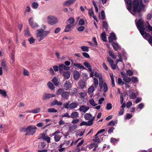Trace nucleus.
Returning a JSON list of instances; mask_svg holds the SVG:
<instances>
[{"label":"nucleus","instance_id":"c9c22d12","mask_svg":"<svg viewBox=\"0 0 152 152\" xmlns=\"http://www.w3.org/2000/svg\"><path fill=\"white\" fill-rule=\"evenodd\" d=\"M94 76L97 77H99V81L101 80L100 78L101 77L102 78V81L103 80L102 79V77L101 73L95 72L94 73Z\"/></svg>","mask_w":152,"mask_h":152},{"label":"nucleus","instance_id":"dca6fc26","mask_svg":"<svg viewBox=\"0 0 152 152\" xmlns=\"http://www.w3.org/2000/svg\"><path fill=\"white\" fill-rule=\"evenodd\" d=\"M63 86L64 89L67 90L71 87V84L69 81H66Z\"/></svg>","mask_w":152,"mask_h":152},{"label":"nucleus","instance_id":"f704fd0d","mask_svg":"<svg viewBox=\"0 0 152 152\" xmlns=\"http://www.w3.org/2000/svg\"><path fill=\"white\" fill-rule=\"evenodd\" d=\"M25 35L27 37H30L31 35L29 32V30L28 28H27L24 31Z\"/></svg>","mask_w":152,"mask_h":152},{"label":"nucleus","instance_id":"2f4dec72","mask_svg":"<svg viewBox=\"0 0 152 152\" xmlns=\"http://www.w3.org/2000/svg\"><path fill=\"white\" fill-rule=\"evenodd\" d=\"M94 90V88L93 86H91L88 89V93L89 94H92Z\"/></svg>","mask_w":152,"mask_h":152},{"label":"nucleus","instance_id":"6ab92c4d","mask_svg":"<svg viewBox=\"0 0 152 152\" xmlns=\"http://www.w3.org/2000/svg\"><path fill=\"white\" fill-rule=\"evenodd\" d=\"M94 117L89 113H86L84 115V117L85 119L87 120H91Z\"/></svg>","mask_w":152,"mask_h":152},{"label":"nucleus","instance_id":"de8ad7c7","mask_svg":"<svg viewBox=\"0 0 152 152\" xmlns=\"http://www.w3.org/2000/svg\"><path fill=\"white\" fill-rule=\"evenodd\" d=\"M118 57H119V59H117L116 60L117 64L118 63V62L119 61H120L121 62H123L122 59L121 58L122 56L120 53H118Z\"/></svg>","mask_w":152,"mask_h":152},{"label":"nucleus","instance_id":"0e129e2a","mask_svg":"<svg viewBox=\"0 0 152 152\" xmlns=\"http://www.w3.org/2000/svg\"><path fill=\"white\" fill-rule=\"evenodd\" d=\"M118 84L123 85L124 84V82L122 81L121 78H118Z\"/></svg>","mask_w":152,"mask_h":152},{"label":"nucleus","instance_id":"393cba45","mask_svg":"<svg viewBox=\"0 0 152 152\" xmlns=\"http://www.w3.org/2000/svg\"><path fill=\"white\" fill-rule=\"evenodd\" d=\"M41 109L40 108H38L32 110H29L27 112L29 113H39Z\"/></svg>","mask_w":152,"mask_h":152},{"label":"nucleus","instance_id":"473e14b6","mask_svg":"<svg viewBox=\"0 0 152 152\" xmlns=\"http://www.w3.org/2000/svg\"><path fill=\"white\" fill-rule=\"evenodd\" d=\"M52 81L56 86H58L59 84V82L58 81V80L56 77H54L53 78L52 80Z\"/></svg>","mask_w":152,"mask_h":152},{"label":"nucleus","instance_id":"ddd939ff","mask_svg":"<svg viewBox=\"0 0 152 152\" xmlns=\"http://www.w3.org/2000/svg\"><path fill=\"white\" fill-rule=\"evenodd\" d=\"M129 96L132 99H134L137 96V95L134 92V90H130L129 91Z\"/></svg>","mask_w":152,"mask_h":152},{"label":"nucleus","instance_id":"1a4fd4ad","mask_svg":"<svg viewBox=\"0 0 152 152\" xmlns=\"http://www.w3.org/2000/svg\"><path fill=\"white\" fill-rule=\"evenodd\" d=\"M55 94H45L43 95L42 97V99L43 100H47L50 98L55 97Z\"/></svg>","mask_w":152,"mask_h":152},{"label":"nucleus","instance_id":"4be33fe9","mask_svg":"<svg viewBox=\"0 0 152 152\" xmlns=\"http://www.w3.org/2000/svg\"><path fill=\"white\" fill-rule=\"evenodd\" d=\"M61 96L63 99H66L69 97V92L67 91L64 92Z\"/></svg>","mask_w":152,"mask_h":152},{"label":"nucleus","instance_id":"0eeeda50","mask_svg":"<svg viewBox=\"0 0 152 152\" xmlns=\"http://www.w3.org/2000/svg\"><path fill=\"white\" fill-rule=\"evenodd\" d=\"M58 69L60 73H61L63 72L64 70H68L69 69V67L66 66L64 64H60L59 65Z\"/></svg>","mask_w":152,"mask_h":152},{"label":"nucleus","instance_id":"69168bd1","mask_svg":"<svg viewBox=\"0 0 152 152\" xmlns=\"http://www.w3.org/2000/svg\"><path fill=\"white\" fill-rule=\"evenodd\" d=\"M88 13L91 17L94 15V13L92 9H89L88 10Z\"/></svg>","mask_w":152,"mask_h":152},{"label":"nucleus","instance_id":"7c9ffc66","mask_svg":"<svg viewBox=\"0 0 152 152\" xmlns=\"http://www.w3.org/2000/svg\"><path fill=\"white\" fill-rule=\"evenodd\" d=\"M101 37L102 39L104 42H106L107 41V39L105 36V33L104 31L101 34Z\"/></svg>","mask_w":152,"mask_h":152},{"label":"nucleus","instance_id":"6e6552de","mask_svg":"<svg viewBox=\"0 0 152 152\" xmlns=\"http://www.w3.org/2000/svg\"><path fill=\"white\" fill-rule=\"evenodd\" d=\"M122 77L125 83H129L131 81V78L125 75L123 72H121Z\"/></svg>","mask_w":152,"mask_h":152},{"label":"nucleus","instance_id":"9b49d317","mask_svg":"<svg viewBox=\"0 0 152 152\" xmlns=\"http://www.w3.org/2000/svg\"><path fill=\"white\" fill-rule=\"evenodd\" d=\"M75 25H72L70 24H67L64 30L65 32H68L71 31L75 27Z\"/></svg>","mask_w":152,"mask_h":152},{"label":"nucleus","instance_id":"603ef678","mask_svg":"<svg viewBox=\"0 0 152 152\" xmlns=\"http://www.w3.org/2000/svg\"><path fill=\"white\" fill-rule=\"evenodd\" d=\"M54 138L55 141L58 142L60 140L61 137L59 135H55Z\"/></svg>","mask_w":152,"mask_h":152},{"label":"nucleus","instance_id":"49530a36","mask_svg":"<svg viewBox=\"0 0 152 152\" xmlns=\"http://www.w3.org/2000/svg\"><path fill=\"white\" fill-rule=\"evenodd\" d=\"M48 112L49 113H56L57 112V110L54 108H50L48 110Z\"/></svg>","mask_w":152,"mask_h":152},{"label":"nucleus","instance_id":"4d7b16f0","mask_svg":"<svg viewBox=\"0 0 152 152\" xmlns=\"http://www.w3.org/2000/svg\"><path fill=\"white\" fill-rule=\"evenodd\" d=\"M112 105L111 103H108L107 104L106 109L107 110H110L112 108Z\"/></svg>","mask_w":152,"mask_h":152},{"label":"nucleus","instance_id":"37998d69","mask_svg":"<svg viewBox=\"0 0 152 152\" xmlns=\"http://www.w3.org/2000/svg\"><path fill=\"white\" fill-rule=\"evenodd\" d=\"M93 79H94V86L96 87L98 84V80L97 78H96L95 77H94Z\"/></svg>","mask_w":152,"mask_h":152},{"label":"nucleus","instance_id":"bb28decb","mask_svg":"<svg viewBox=\"0 0 152 152\" xmlns=\"http://www.w3.org/2000/svg\"><path fill=\"white\" fill-rule=\"evenodd\" d=\"M118 123V120H116L114 121L112 120L110 121L108 124L107 125L108 126H114L115 124Z\"/></svg>","mask_w":152,"mask_h":152},{"label":"nucleus","instance_id":"774afa93","mask_svg":"<svg viewBox=\"0 0 152 152\" xmlns=\"http://www.w3.org/2000/svg\"><path fill=\"white\" fill-rule=\"evenodd\" d=\"M107 61H108V62L110 64V65L113 64L114 63V61H113L111 59L110 57H107Z\"/></svg>","mask_w":152,"mask_h":152},{"label":"nucleus","instance_id":"2eb2a0df","mask_svg":"<svg viewBox=\"0 0 152 152\" xmlns=\"http://www.w3.org/2000/svg\"><path fill=\"white\" fill-rule=\"evenodd\" d=\"M116 39L115 35L114 33H111L110 35L108 37L109 41L110 42H112L114 40H115Z\"/></svg>","mask_w":152,"mask_h":152},{"label":"nucleus","instance_id":"b1692460","mask_svg":"<svg viewBox=\"0 0 152 152\" xmlns=\"http://www.w3.org/2000/svg\"><path fill=\"white\" fill-rule=\"evenodd\" d=\"M75 22V19L72 17L69 18L66 21V23L67 24H70L72 25H74V23Z\"/></svg>","mask_w":152,"mask_h":152},{"label":"nucleus","instance_id":"9d476101","mask_svg":"<svg viewBox=\"0 0 152 152\" xmlns=\"http://www.w3.org/2000/svg\"><path fill=\"white\" fill-rule=\"evenodd\" d=\"M94 118V117L91 120L88 121H82L80 124V126H91L93 124V121Z\"/></svg>","mask_w":152,"mask_h":152},{"label":"nucleus","instance_id":"ea45409f","mask_svg":"<svg viewBox=\"0 0 152 152\" xmlns=\"http://www.w3.org/2000/svg\"><path fill=\"white\" fill-rule=\"evenodd\" d=\"M109 56L112 57L113 58L115 59L116 58V56L115 55L114 53L112 51L110 50L109 51Z\"/></svg>","mask_w":152,"mask_h":152},{"label":"nucleus","instance_id":"5701e85b","mask_svg":"<svg viewBox=\"0 0 152 152\" xmlns=\"http://www.w3.org/2000/svg\"><path fill=\"white\" fill-rule=\"evenodd\" d=\"M63 104L61 102L58 101L57 99H55L53 101L51 104L52 106H54L55 105H57L58 106H61Z\"/></svg>","mask_w":152,"mask_h":152},{"label":"nucleus","instance_id":"a211bd4d","mask_svg":"<svg viewBox=\"0 0 152 152\" xmlns=\"http://www.w3.org/2000/svg\"><path fill=\"white\" fill-rule=\"evenodd\" d=\"M89 109V107L88 106H86L85 105H82L80 107L79 109L80 111L83 113H85Z\"/></svg>","mask_w":152,"mask_h":152},{"label":"nucleus","instance_id":"5fc2aeb1","mask_svg":"<svg viewBox=\"0 0 152 152\" xmlns=\"http://www.w3.org/2000/svg\"><path fill=\"white\" fill-rule=\"evenodd\" d=\"M126 73L127 75L129 76H132L133 74V72L131 70L129 69L126 71Z\"/></svg>","mask_w":152,"mask_h":152},{"label":"nucleus","instance_id":"f3484780","mask_svg":"<svg viewBox=\"0 0 152 152\" xmlns=\"http://www.w3.org/2000/svg\"><path fill=\"white\" fill-rule=\"evenodd\" d=\"M75 1V0H69L64 2L63 5L64 6H69L73 4Z\"/></svg>","mask_w":152,"mask_h":152},{"label":"nucleus","instance_id":"e433bc0d","mask_svg":"<svg viewBox=\"0 0 152 152\" xmlns=\"http://www.w3.org/2000/svg\"><path fill=\"white\" fill-rule=\"evenodd\" d=\"M39 6V4L37 2H33L32 4V7L33 8L36 9L38 8Z\"/></svg>","mask_w":152,"mask_h":152},{"label":"nucleus","instance_id":"bf43d9fd","mask_svg":"<svg viewBox=\"0 0 152 152\" xmlns=\"http://www.w3.org/2000/svg\"><path fill=\"white\" fill-rule=\"evenodd\" d=\"M77 67L83 69H86V68L82 64H77Z\"/></svg>","mask_w":152,"mask_h":152},{"label":"nucleus","instance_id":"e2e57ef3","mask_svg":"<svg viewBox=\"0 0 152 152\" xmlns=\"http://www.w3.org/2000/svg\"><path fill=\"white\" fill-rule=\"evenodd\" d=\"M10 58L12 60V63L13 64L15 61L14 55L13 51H12V52L11 53Z\"/></svg>","mask_w":152,"mask_h":152},{"label":"nucleus","instance_id":"aec40b11","mask_svg":"<svg viewBox=\"0 0 152 152\" xmlns=\"http://www.w3.org/2000/svg\"><path fill=\"white\" fill-rule=\"evenodd\" d=\"M70 72L69 71L64 72L63 76L64 79L65 80L68 79L70 77Z\"/></svg>","mask_w":152,"mask_h":152},{"label":"nucleus","instance_id":"864d4df0","mask_svg":"<svg viewBox=\"0 0 152 152\" xmlns=\"http://www.w3.org/2000/svg\"><path fill=\"white\" fill-rule=\"evenodd\" d=\"M76 107V103L75 102L72 103L70 104L69 108L73 109Z\"/></svg>","mask_w":152,"mask_h":152},{"label":"nucleus","instance_id":"79ce46f5","mask_svg":"<svg viewBox=\"0 0 152 152\" xmlns=\"http://www.w3.org/2000/svg\"><path fill=\"white\" fill-rule=\"evenodd\" d=\"M93 141L94 142H96L97 143L100 142V140L99 139V137L97 136H96V135L95 136V137L93 139Z\"/></svg>","mask_w":152,"mask_h":152},{"label":"nucleus","instance_id":"20e7f679","mask_svg":"<svg viewBox=\"0 0 152 152\" xmlns=\"http://www.w3.org/2000/svg\"><path fill=\"white\" fill-rule=\"evenodd\" d=\"M37 129L36 127L35 126L30 125L28 126L26 129L27 132H26V135H33L36 132Z\"/></svg>","mask_w":152,"mask_h":152},{"label":"nucleus","instance_id":"cd10ccee","mask_svg":"<svg viewBox=\"0 0 152 152\" xmlns=\"http://www.w3.org/2000/svg\"><path fill=\"white\" fill-rule=\"evenodd\" d=\"M110 76L111 80V85L112 87H114L115 86V84L114 82V80L113 77V73H110Z\"/></svg>","mask_w":152,"mask_h":152},{"label":"nucleus","instance_id":"052dcab7","mask_svg":"<svg viewBox=\"0 0 152 152\" xmlns=\"http://www.w3.org/2000/svg\"><path fill=\"white\" fill-rule=\"evenodd\" d=\"M43 140L46 141L48 143H49L50 142V138L48 136H45Z\"/></svg>","mask_w":152,"mask_h":152},{"label":"nucleus","instance_id":"a878e982","mask_svg":"<svg viewBox=\"0 0 152 152\" xmlns=\"http://www.w3.org/2000/svg\"><path fill=\"white\" fill-rule=\"evenodd\" d=\"M112 45L114 49L115 50H117L119 48L120 46L117 43L113 42Z\"/></svg>","mask_w":152,"mask_h":152},{"label":"nucleus","instance_id":"13d9d810","mask_svg":"<svg viewBox=\"0 0 152 152\" xmlns=\"http://www.w3.org/2000/svg\"><path fill=\"white\" fill-rule=\"evenodd\" d=\"M97 144H96L94 143H92L91 144L88 145V148L89 149H91L93 148Z\"/></svg>","mask_w":152,"mask_h":152},{"label":"nucleus","instance_id":"39448f33","mask_svg":"<svg viewBox=\"0 0 152 152\" xmlns=\"http://www.w3.org/2000/svg\"><path fill=\"white\" fill-rule=\"evenodd\" d=\"M48 22L50 24L53 25L58 22L57 18L55 16H50L47 17Z\"/></svg>","mask_w":152,"mask_h":152},{"label":"nucleus","instance_id":"8fccbe9b","mask_svg":"<svg viewBox=\"0 0 152 152\" xmlns=\"http://www.w3.org/2000/svg\"><path fill=\"white\" fill-rule=\"evenodd\" d=\"M131 79L132 82L135 83L138 81L137 78L136 77H133Z\"/></svg>","mask_w":152,"mask_h":152},{"label":"nucleus","instance_id":"4468645a","mask_svg":"<svg viewBox=\"0 0 152 152\" xmlns=\"http://www.w3.org/2000/svg\"><path fill=\"white\" fill-rule=\"evenodd\" d=\"M78 84L79 88L81 89H84L86 86V83L85 81L82 80L78 82Z\"/></svg>","mask_w":152,"mask_h":152},{"label":"nucleus","instance_id":"4c0bfd02","mask_svg":"<svg viewBox=\"0 0 152 152\" xmlns=\"http://www.w3.org/2000/svg\"><path fill=\"white\" fill-rule=\"evenodd\" d=\"M82 50L84 52H88L89 51V48L87 46H83L80 47Z\"/></svg>","mask_w":152,"mask_h":152},{"label":"nucleus","instance_id":"423d86ee","mask_svg":"<svg viewBox=\"0 0 152 152\" xmlns=\"http://www.w3.org/2000/svg\"><path fill=\"white\" fill-rule=\"evenodd\" d=\"M100 80H99V86L101 89L103 87V91L106 92L108 90V88L106 83L105 82L103 83V80H102L101 77L100 78Z\"/></svg>","mask_w":152,"mask_h":152},{"label":"nucleus","instance_id":"412c9836","mask_svg":"<svg viewBox=\"0 0 152 152\" xmlns=\"http://www.w3.org/2000/svg\"><path fill=\"white\" fill-rule=\"evenodd\" d=\"M6 61L4 60H2L1 61V66L3 67L4 70L7 71V67L6 63Z\"/></svg>","mask_w":152,"mask_h":152},{"label":"nucleus","instance_id":"7ed1b4c3","mask_svg":"<svg viewBox=\"0 0 152 152\" xmlns=\"http://www.w3.org/2000/svg\"><path fill=\"white\" fill-rule=\"evenodd\" d=\"M136 25L141 34L143 36L145 33L144 31L145 27L143 24V21L142 18L139 19L138 22L136 23Z\"/></svg>","mask_w":152,"mask_h":152},{"label":"nucleus","instance_id":"f03ea898","mask_svg":"<svg viewBox=\"0 0 152 152\" xmlns=\"http://www.w3.org/2000/svg\"><path fill=\"white\" fill-rule=\"evenodd\" d=\"M45 29V27L44 29L41 28L37 30L36 36L38 41L40 42L43 40L50 33L49 31H44Z\"/></svg>","mask_w":152,"mask_h":152},{"label":"nucleus","instance_id":"f8f14e48","mask_svg":"<svg viewBox=\"0 0 152 152\" xmlns=\"http://www.w3.org/2000/svg\"><path fill=\"white\" fill-rule=\"evenodd\" d=\"M29 23L32 28L37 27L39 26L38 24L36 22H34L33 18H31L29 19Z\"/></svg>","mask_w":152,"mask_h":152},{"label":"nucleus","instance_id":"c756f323","mask_svg":"<svg viewBox=\"0 0 152 152\" xmlns=\"http://www.w3.org/2000/svg\"><path fill=\"white\" fill-rule=\"evenodd\" d=\"M76 125H72L69 128V130L71 132H74L76 131Z\"/></svg>","mask_w":152,"mask_h":152},{"label":"nucleus","instance_id":"c85d7f7f","mask_svg":"<svg viewBox=\"0 0 152 152\" xmlns=\"http://www.w3.org/2000/svg\"><path fill=\"white\" fill-rule=\"evenodd\" d=\"M69 143V141H64V142L61 144L59 146V147H63L64 146L65 147H66Z\"/></svg>","mask_w":152,"mask_h":152},{"label":"nucleus","instance_id":"72a5a7b5","mask_svg":"<svg viewBox=\"0 0 152 152\" xmlns=\"http://www.w3.org/2000/svg\"><path fill=\"white\" fill-rule=\"evenodd\" d=\"M49 88L51 90H54L55 89L54 87L53 83L50 82H49L47 84Z\"/></svg>","mask_w":152,"mask_h":152},{"label":"nucleus","instance_id":"6e6d98bb","mask_svg":"<svg viewBox=\"0 0 152 152\" xmlns=\"http://www.w3.org/2000/svg\"><path fill=\"white\" fill-rule=\"evenodd\" d=\"M79 94L81 98H84L87 95V93L86 92H80Z\"/></svg>","mask_w":152,"mask_h":152},{"label":"nucleus","instance_id":"58836bf2","mask_svg":"<svg viewBox=\"0 0 152 152\" xmlns=\"http://www.w3.org/2000/svg\"><path fill=\"white\" fill-rule=\"evenodd\" d=\"M102 26L107 31L108 30V25L107 23L105 21H103L102 22Z\"/></svg>","mask_w":152,"mask_h":152},{"label":"nucleus","instance_id":"a19ab883","mask_svg":"<svg viewBox=\"0 0 152 152\" xmlns=\"http://www.w3.org/2000/svg\"><path fill=\"white\" fill-rule=\"evenodd\" d=\"M64 90L61 88H59L58 89L56 92V94L57 95H62L64 92Z\"/></svg>","mask_w":152,"mask_h":152},{"label":"nucleus","instance_id":"f257e3e1","mask_svg":"<svg viewBox=\"0 0 152 152\" xmlns=\"http://www.w3.org/2000/svg\"><path fill=\"white\" fill-rule=\"evenodd\" d=\"M132 6L134 12H140L143 8V5L141 0H134L132 3Z\"/></svg>","mask_w":152,"mask_h":152},{"label":"nucleus","instance_id":"a18cd8bd","mask_svg":"<svg viewBox=\"0 0 152 152\" xmlns=\"http://www.w3.org/2000/svg\"><path fill=\"white\" fill-rule=\"evenodd\" d=\"M89 102V103L93 106H95L97 105L95 103L94 100L93 99L90 100Z\"/></svg>","mask_w":152,"mask_h":152},{"label":"nucleus","instance_id":"09e8293b","mask_svg":"<svg viewBox=\"0 0 152 152\" xmlns=\"http://www.w3.org/2000/svg\"><path fill=\"white\" fill-rule=\"evenodd\" d=\"M28 41L30 44L34 43L35 41V39L33 37H31L28 39Z\"/></svg>","mask_w":152,"mask_h":152},{"label":"nucleus","instance_id":"c03bdc74","mask_svg":"<svg viewBox=\"0 0 152 152\" xmlns=\"http://www.w3.org/2000/svg\"><path fill=\"white\" fill-rule=\"evenodd\" d=\"M101 14L102 20H103L105 19V15L104 11V10H102L101 11Z\"/></svg>","mask_w":152,"mask_h":152},{"label":"nucleus","instance_id":"680f3d73","mask_svg":"<svg viewBox=\"0 0 152 152\" xmlns=\"http://www.w3.org/2000/svg\"><path fill=\"white\" fill-rule=\"evenodd\" d=\"M45 136V133H41L38 136V139H40L42 138L43 140Z\"/></svg>","mask_w":152,"mask_h":152},{"label":"nucleus","instance_id":"338daca9","mask_svg":"<svg viewBox=\"0 0 152 152\" xmlns=\"http://www.w3.org/2000/svg\"><path fill=\"white\" fill-rule=\"evenodd\" d=\"M111 142L113 143H115L116 142H117L119 140L118 139H116L113 137L110 138Z\"/></svg>","mask_w":152,"mask_h":152},{"label":"nucleus","instance_id":"3c124183","mask_svg":"<svg viewBox=\"0 0 152 152\" xmlns=\"http://www.w3.org/2000/svg\"><path fill=\"white\" fill-rule=\"evenodd\" d=\"M0 94H1L4 97L7 96L6 92L4 90L0 89Z\"/></svg>","mask_w":152,"mask_h":152}]
</instances>
